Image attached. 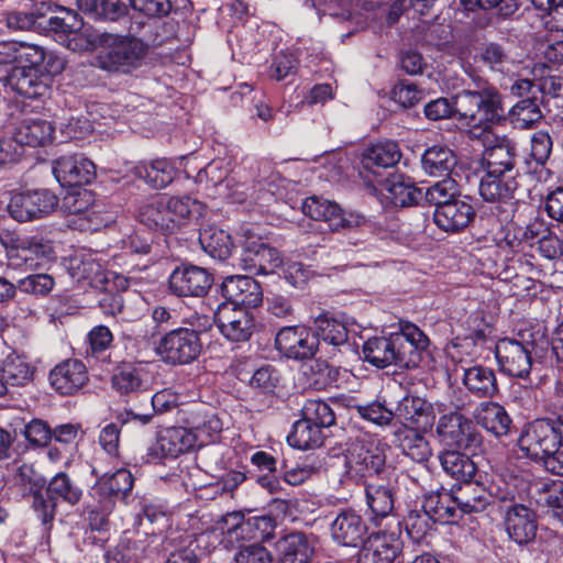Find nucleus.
I'll return each instance as SVG.
<instances>
[{
  "label": "nucleus",
  "mask_w": 563,
  "mask_h": 563,
  "mask_svg": "<svg viewBox=\"0 0 563 563\" xmlns=\"http://www.w3.org/2000/svg\"><path fill=\"white\" fill-rule=\"evenodd\" d=\"M239 266L245 275L227 276L223 282L241 280L256 282L254 276L276 275L286 282H309L314 277L311 265L298 261H284L277 249L265 243L260 235L246 230Z\"/></svg>",
  "instance_id": "obj_1"
},
{
  "label": "nucleus",
  "mask_w": 563,
  "mask_h": 563,
  "mask_svg": "<svg viewBox=\"0 0 563 563\" xmlns=\"http://www.w3.org/2000/svg\"><path fill=\"white\" fill-rule=\"evenodd\" d=\"M494 100L484 91V84L476 90L463 89L451 99L440 97L429 101L423 109L427 119L432 121L454 118L470 129L481 131L482 122L494 118Z\"/></svg>",
  "instance_id": "obj_2"
},
{
  "label": "nucleus",
  "mask_w": 563,
  "mask_h": 563,
  "mask_svg": "<svg viewBox=\"0 0 563 563\" xmlns=\"http://www.w3.org/2000/svg\"><path fill=\"white\" fill-rule=\"evenodd\" d=\"M95 43L99 47L97 66L109 73L129 75L139 69L150 49L142 38L131 34L102 32L96 34Z\"/></svg>",
  "instance_id": "obj_3"
},
{
  "label": "nucleus",
  "mask_w": 563,
  "mask_h": 563,
  "mask_svg": "<svg viewBox=\"0 0 563 563\" xmlns=\"http://www.w3.org/2000/svg\"><path fill=\"white\" fill-rule=\"evenodd\" d=\"M484 91L490 93L495 112L493 119H488L486 123L482 122L481 132H490L495 126H503L506 122L518 130H530L543 119L538 98L520 99L507 111L504 104V95L495 85L485 81Z\"/></svg>",
  "instance_id": "obj_4"
},
{
  "label": "nucleus",
  "mask_w": 563,
  "mask_h": 563,
  "mask_svg": "<svg viewBox=\"0 0 563 563\" xmlns=\"http://www.w3.org/2000/svg\"><path fill=\"white\" fill-rule=\"evenodd\" d=\"M0 54L15 59L18 67L52 77L62 74L66 66L65 59L57 53L33 43L0 42Z\"/></svg>",
  "instance_id": "obj_5"
},
{
  "label": "nucleus",
  "mask_w": 563,
  "mask_h": 563,
  "mask_svg": "<svg viewBox=\"0 0 563 563\" xmlns=\"http://www.w3.org/2000/svg\"><path fill=\"white\" fill-rule=\"evenodd\" d=\"M224 520H232V525L223 532L221 543L225 549H239L249 543L268 540L274 530V520L267 516L253 517L244 520L240 511L229 512Z\"/></svg>",
  "instance_id": "obj_6"
},
{
  "label": "nucleus",
  "mask_w": 563,
  "mask_h": 563,
  "mask_svg": "<svg viewBox=\"0 0 563 563\" xmlns=\"http://www.w3.org/2000/svg\"><path fill=\"white\" fill-rule=\"evenodd\" d=\"M519 446L529 456L542 459L543 462L556 455L562 448L553 416L530 422L519 438Z\"/></svg>",
  "instance_id": "obj_7"
},
{
  "label": "nucleus",
  "mask_w": 563,
  "mask_h": 563,
  "mask_svg": "<svg viewBox=\"0 0 563 563\" xmlns=\"http://www.w3.org/2000/svg\"><path fill=\"white\" fill-rule=\"evenodd\" d=\"M345 467L350 478L362 481L364 485L376 478L385 479L388 473L386 455L378 446H353L345 455Z\"/></svg>",
  "instance_id": "obj_8"
},
{
  "label": "nucleus",
  "mask_w": 563,
  "mask_h": 563,
  "mask_svg": "<svg viewBox=\"0 0 563 563\" xmlns=\"http://www.w3.org/2000/svg\"><path fill=\"white\" fill-rule=\"evenodd\" d=\"M489 173H484L479 181V195L486 202L495 203L496 216L499 220L512 218L517 201L515 192L519 187L517 178L519 176H495L489 177Z\"/></svg>",
  "instance_id": "obj_9"
},
{
  "label": "nucleus",
  "mask_w": 563,
  "mask_h": 563,
  "mask_svg": "<svg viewBox=\"0 0 563 563\" xmlns=\"http://www.w3.org/2000/svg\"><path fill=\"white\" fill-rule=\"evenodd\" d=\"M202 344L196 330L179 328L161 339L157 353L170 364H188L200 354Z\"/></svg>",
  "instance_id": "obj_10"
},
{
  "label": "nucleus",
  "mask_w": 563,
  "mask_h": 563,
  "mask_svg": "<svg viewBox=\"0 0 563 563\" xmlns=\"http://www.w3.org/2000/svg\"><path fill=\"white\" fill-rule=\"evenodd\" d=\"M58 206L57 196L48 189L15 192L7 206L9 214L20 221L45 217Z\"/></svg>",
  "instance_id": "obj_11"
},
{
  "label": "nucleus",
  "mask_w": 563,
  "mask_h": 563,
  "mask_svg": "<svg viewBox=\"0 0 563 563\" xmlns=\"http://www.w3.org/2000/svg\"><path fill=\"white\" fill-rule=\"evenodd\" d=\"M437 433L440 441L456 450H472L481 444L482 437L475 430L472 420L457 411L440 417Z\"/></svg>",
  "instance_id": "obj_12"
},
{
  "label": "nucleus",
  "mask_w": 563,
  "mask_h": 563,
  "mask_svg": "<svg viewBox=\"0 0 563 563\" xmlns=\"http://www.w3.org/2000/svg\"><path fill=\"white\" fill-rule=\"evenodd\" d=\"M399 329V332L393 333L394 365L400 368L417 367L429 339L416 324L408 321H400Z\"/></svg>",
  "instance_id": "obj_13"
},
{
  "label": "nucleus",
  "mask_w": 563,
  "mask_h": 563,
  "mask_svg": "<svg viewBox=\"0 0 563 563\" xmlns=\"http://www.w3.org/2000/svg\"><path fill=\"white\" fill-rule=\"evenodd\" d=\"M399 329V332L393 333L394 365L400 368L417 367L429 339L416 324L408 321H400Z\"/></svg>",
  "instance_id": "obj_14"
},
{
  "label": "nucleus",
  "mask_w": 563,
  "mask_h": 563,
  "mask_svg": "<svg viewBox=\"0 0 563 563\" xmlns=\"http://www.w3.org/2000/svg\"><path fill=\"white\" fill-rule=\"evenodd\" d=\"M0 243L10 257H18L29 266H33V255L41 261L36 262L35 266L54 257V251L48 242H44L42 238L21 235L15 230L0 229Z\"/></svg>",
  "instance_id": "obj_15"
},
{
  "label": "nucleus",
  "mask_w": 563,
  "mask_h": 563,
  "mask_svg": "<svg viewBox=\"0 0 563 563\" xmlns=\"http://www.w3.org/2000/svg\"><path fill=\"white\" fill-rule=\"evenodd\" d=\"M534 345V341L522 343L508 338L499 340L495 354L500 371L512 377H527L532 366L531 353Z\"/></svg>",
  "instance_id": "obj_16"
},
{
  "label": "nucleus",
  "mask_w": 563,
  "mask_h": 563,
  "mask_svg": "<svg viewBox=\"0 0 563 563\" xmlns=\"http://www.w3.org/2000/svg\"><path fill=\"white\" fill-rule=\"evenodd\" d=\"M53 174L62 187L81 188L96 178V165L81 153L65 154L53 162Z\"/></svg>",
  "instance_id": "obj_17"
},
{
  "label": "nucleus",
  "mask_w": 563,
  "mask_h": 563,
  "mask_svg": "<svg viewBox=\"0 0 563 563\" xmlns=\"http://www.w3.org/2000/svg\"><path fill=\"white\" fill-rule=\"evenodd\" d=\"M47 499L44 498L41 492L34 493L33 507L42 515L43 522H48L53 519L56 503L60 498L70 505H76L81 498V490L76 486L66 473H58L48 483Z\"/></svg>",
  "instance_id": "obj_18"
},
{
  "label": "nucleus",
  "mask_w": 563,
  "mask_h": 563,
  "mask_svg": "<svg viewBox=\"0 0 563 563\" xmlns=\"http://www.w3.org/2000/svg\"><path fill=\"white\" fill-rule=\"evenodd\" d=\"M517 161V143L503 135L496 139L495 144L485 148L482 164L484 173H489V177L519 176Z\"/></svg>",
  "instance_id": "obj_19"
},
{
  "label": "nucleus",
  "mask_w": 563,
  "mask_h": 563,
  "mask_svg": "<svg viewBox=\"0 0 563 563\" xmlns=\"http://www.w3.org/2000/svg\"><path fill=\"white\" fill-rule=\"evenodd\" d=\"M367 536L366 521L352 509L340 510L330 525L331 540L340 547L358 548Z\"/></svg>",
  "instance_id": "obj_20"
},
{
  "label": "nucleus",
  "mask_w": 563,
  "mask_h": 563,
  "mask_svg": "<svg viewBox=\"0 0 563 563\" xmlns=\"http://www.w3.org/2000/svg\"><path fill=\"white\" fill-rule=\"evenodd\" d=\"M57 9L49 16L42 11L40 20V30L46 35H52L59 44L71 47V42L76 41L78 32L84 26V21L80 15L64 7H56Z\"/></svg>",
  "instance_id": "obj_21"
},
{
  "label": "nucleus",
  "mask_w": 563,
  "mask_h": 563,
  "mask_svg": "<svg viewBox=\"0 0 563 563\" xmlns=\"http://www.w3.org/2000/svg\"><path fill=\"white\" fill-rule=\"evenodd\" d=\"M504 526L511 540L527 544L536 538L537 519L534 511L521 504L503 501Z\"/></svg>",
  "instance_id": "obj_22"
},
{
  "label": "nucleus",
  "mask_w": 563,
  "mask_h": 563,
  "mask_svg": "<svg viewBox=\"0 0 563 563\" xmlns=\"http://www.w3.org/2000/svg\"><path fill=\"white\" fill-rule=\"evenodd\" d=\"M401 158V151L396 141L385 140L367 146L361 155L360 176L363 179L376 178L380 169L391 168Z\"/></svg>",
  "instance_id": "obj_23"
},
{
  "label": "nucleus",
  "mask_w": 563,
  "mask_h": 563,
  "mask_svg": "<svg viewBox=\"0 0 563 563\" xmlns=\"http://www.w3.org/2000/svg\"><path fill=\"white\" fill-rule=\"evenodd\" d=\"M402 541L394 532L378 531L367 536L358 552V563H393L402 551Z\"/></svg>",
  "instance_id": "obj_24"
},
{
  "label": "nucleus",
  "mask_w": 563,
  "mask_h": 563,
  "mask_svg": "<svg viewBox=\"0 0 563 563\" xmlns=\"http://www.w3.org/2000/svg\"><path fill=\"white\" fill-rule=\"evenodd\" d=\"M214 321L223 336L232 342L247 341L255 329L253 316L241 307L222 305Z\"/></svg>",
  "instance_id": "obj_25"
},
{
  "label": "nucleus",
  "mask_w": 563,
  "mask_h": 563,
  "mask_svg": "<svg viewBox=\"0 0 563 563\" xmlns=\"http://www.w3.org/2000/svg\"><path fill=\"white\" fill-rule=\"evenodd\" d=\"M470 196H460L433 212L434 224L443 232L455 234L466 229L476 217Z\"/></svg>",
  "instance_id": "obj_26"
},
{
  "label": "nucleus",
  "mask_w": 563,
  "mask_h": 563,
  "mask_svg": "<svg viewBox=\"0 0 563 563\" xmlns=\"http://www.w3.org/2000/svg\"><path fill=\"white\" fill-rule=\"evenodd\" d=\"M48 379L56 393L62 396H73L87 385L89 376L81 361L68 358L49 372Z\"/></svg>",
  "instance_id": "obj_27"
},
{
  "label": "nucleus",
  "mask_w": 563,
  "mask_h": 563,
  "mask_svg": "<svg viewBox=\"0 0 563 563\" xmlns=\"http://www.w3.org/2000/svg\"><path fill=\"white\" fill-rule=\"evenodd\" d=\"M318 339L305 328L286 327L276 335L277 350L285 356L295 360L309 358L314 355Z\"/></svg>",
  "instance_id": "obj_28"
},
{
  "label": "nucleus",
  "mask_w": 563,
  "mask_h": 563,
  "mask_svg": "<svg viewBox=\"0 0 563 563\" xmlns=\"http://www.w3.org/2000/svg\"><path fill=\"white\" fill-rule=\"evenodd\" d=\"M380 183L386 199L394 206L407 208L422 206V187L404 174H393Z\"/></svg>",
  "instance_id": "obj_29"
},
{
  "label": "nucleus",
  "mask_w": 563,
  "mask_h": 563,
  "mask_svg": "<svg viewBox=\"0 0 563 563\" xmlns=\"http://www.w3.org/2000/svg\"><path fill=\"white\" fill-rule=\"evenodd\" d=\"M152 244L147 238L133 233L122 240V253L113 255V264L118 266H126L121 273L117 274V279L122 278L123 282H142L143 277L130 276L135 269H146L144 264L142 267L135 263L134 257L137 255L150 254Z\"/></svg>",
  "instance_id": "obj_30"
},
{
  "label": "nucleus",
  "mask_w": 563,
  "mask_h": 563,
  "mask_svg": "<svg viewBox=\"0 0 563 563\" xmlns=\"http://www.w3.org/2000/svg\"><path fill=\"white\" fill-rule=\"evenodd\" d=\"M178 174V168L169 158L141 161L131 168V175L143 180L153 189H163L170 185Z\"/></svg>",
  "instance_id": "obj_31"
},
{
  "label": "nucleus",
  "mask_w": 563,
  "mask_h": 563,
  "mask_svg": "<svg viewBox=\"0 0 563 563\" xmlns=\"http://www.w3.org/2000/svg\"><path fill=\"white\" fill-rule=\"evenodd\" d=\"M529 250L550 261L563 256V239L541 216L533 218V234L530 239Z\"/></svg>",
  "instance_id": "obj_32"
},
{
  "label": "nucleus",
  "mask_w": 563,
  "mask_h": 563,
  "mask_svg": "<svg viewBox=\"0 0 563 563\" xmlns=\"http://www.w3.org/2000/svg\"><path fill=\"white\" fill-rule=\"evenodd\" d=\"M53 78L34 70L18 67L15 73H13V77H11L9 88L21 97L41 99L49 92Z\"/></svg>",
  "instance_id": "obj_33"
},
{
  "label": "nucleus",
  "mask_w": 563,
  "mask_h": 563,
  "mask_svg": "<svg viewBox=\"0 0 563 563\" xmlns=\"http://www.w3.org/2000/svg\"><path fill=\"white\" fill-rule=\"evenodd\" d=\"M473 418L478 426L496 438L509 433L512 420L506 409L494 401L481 402L473 412Z\"/></svg>",
  "instance_id": "obj_34"
},
{
  "label": "nucleus",
  "mask_w": 563,
  "mask_h": 563,
  "mask_svg": "<svg viewBox=\"0 0 563 563\" xmlns=\"http://www.w3.org/2000/svg\"><path fill=\"white\" fill-rule=\"evenodd\" d=\"M14 136L23 147L46 146L54 141L55 125L42 117L25 118L16 128Z\"/></svg>",
  "instance_id": "obj_35"
},
{
  "label": "nucleus",
  "mask_w": 563,
  "mask_h": 563,
  "mask_svg": "<svg viewBox=\"0 0 563 563\" xmlns=\"http://www.w3.org/2000/svg\"><path fill=\"white\" fill-rule=\"evenodd\" d=\"M196 446L192 430L183 427L167 428L162 431L156 442V454L162 457H177Z\"/></svg>",
  "instance_id": "obj_36"
},
{
  "label": "nucleus",
  "mask_w": 563,
  "mask_h": 563,
  "mask_svg": "<svg viewBox=\"0 0 563 563\" xmlns=\"http://www.w3.org/2000/svg\"><path fill=\"white\" fill-rule=\"evenodd\" d=\"M156 274L167 275V282H213L208 269L189 262L164 260L152 266Z\"/></svg>",
  "instance_id": "obj_37"
},
{
  "label": "nucleus",
  "mask_w": 563,
  "mask_h": 563,
  "mask_svg": "<svg viewBox=\"0 0 563 563\" xmlns=\"http://www.w3.org/2000/svg\"><path fill=\"white\" fill-rule=\"evenodd\" d=\"M420 162L423 172L429 176L449 177L457 158L448 145L434 144L423 151Z\"/></svg>",
  "instance_id": "obj_38"
},
{
  "label": "nucleus",
  "mask_w": 563,
  "mask_h": 563,
  "mask_svg": "<svg viewBox=\"0 0 563 563\" xmlns=\"http://www.w3.org/2000/svg\"><path fill=\"white\" fill-rule=\"evenodd\" d=\"M164 197L154 198L140 207L137 218L141 223L148 229L159 231L167 235L175 232V224L172 218H168Z\"/></svg>",
  "instance_id": "obj_39"
},
{
  "label": "nucleus",
  "mask_w": 563,
  "mask_h": 563,
  "mask_svg": "<svg viewBox=\"0 0 563 563\" xmlns=\"http://www.w3.org/2000/svg\"><path fill=\"white\" fill-rule=\"evenodd\" d=\"M506 221V224L500 229L499 236L496 238L498 247L512 253L525 252L529 249L530 239L533 234V219L526 225L509 219Z\"/></svg>",
  "instance_id": "obj_40"
},
{
  "label": "nucleus",
  "mask_w": 563,
  "mask_h": 563,
  "mask_svg": "<svg viewBox=\"0 0 563 563\" xmlns=\"http://www.w3.org/2000/svg\"><path fill=\"white\" fill-rule=\"evenodd\" d=\"M134 477L130 471L120 468L112 474H103L95 484V492L104 499H124L132 490Z\"/></svg>",
  "instance_id": "obj_41"
},
{
  "label": "nucleus",
  "mask_w": 563,
  "mask_h": 563,
  "mask_svg": "<svg viewBox=\"0 0 563 563\" xmlns=\"http://www.w3.org/2000/svg\"><path fill=\"white\" fill-rule=\"evenodd\" d=\"M279 563H310L313 548L301 532L285 536L277 542Z\"/></svg>",
  "instance_id": "obj_42"
},
{
  "label": "nucleus",
  "mask_w": 563,
  "mask_h": 563,
  "mask_svg": "<svg viewBox=\"0 0 563 563\" xmlns=\"http://www.w3.org/2000/svg\"><path fill=\"white\" fill-rule=\"evenodd\" d=\"M199 243L211 257L224 261L230 257L234 243L232 236L217 227H207L199 232Z\"/></svg>",
  "instance_id": "obj_43"
},
{
  "label": "nucleus",
  "mask_w": 563,
  "mask_h": 563,
  "mask_svg": "<svg viewBox=\"0 0 563 563\" xmlns=\"http://www.w3.org/2000/svg\"><path fill=\"white\" fill-rule=\"evenodd\" d=\"M453 504L457 506L462 514L481 512L486 509L488 505V494L477 485L471 482L464 483L451 495H446Z\"/></svg>",
  "instance_id": "obj_44"
},
{
  "label": "nucleus",
  "mask_w": 563,
  "mask_h": 563,
  "mask_svg": "<svg viewBox=\"0 0 563 563\" xmlns=\"http://www.w3.org/2000/svg\"><path fill=\"white\" fill-rule=\"evenodd\" d=\"M62 265L71 282H109L95 260L74 255L64 258Z\"/></svg>",
  "instance_id": "obj_45"
},
{
  "label": "nucleus",
  "mask_w": 563,
  "mask_h": 563,
  "mask_svg": "<svg viewBox=\"0 0 563 563\" xmlns=\"http://www.w3.org/2000/svg\"><path fill=\"white\" fill-rule=\"evenodd\" d=\"M394 411V420H398L407 428V424L418 426L427 420L431 412V405L423 398L413 395L405 396Z\"/></svg>",
  "instance_id": "obj_46"
},
{
  "label": "nucleus",
  "mask_w": 563,
  "mask_h": 563,
  "mask_svg": "<svg viewBox=\"0 0 563 563\" xmlns=\"http://www.w3.org/2000/svg\"><path fill=\"white\" fill-rule=\"evenodd\" d=\"M439 459L443 471L459 482H472L476 474V464L473 460L457 450L444 451Z\"/></svg>",
  "instance_id": "obj_47"
},
{
  "label": "nucleus",
  "mask_w": 563,
  "mask_h": 563,
  "mask_svg": "<svg viewBox=\"0 0 563 563\" xmlns=\"http://www.w3.org/2000/svg\"><path fill=\"white\" fill-rule=\"evenodd\" d=\"M35 367L24 357L8 355L0 367V374L7 387H21L30 384L34 378Z\"/></svg>",
  "instance_id": "obj_48"
},
{
  "label": "nucleus",
  "mask_w": 563,
  "mask_h": 563,
  "mask_svg": "<svg viewBox=\"0 0 563 563\" xmlns=\"http://www.w3.org/2000/svg\"><path fill=\"white\" fill-rule=\"evenodd\" d=\"M463 383L471 393L478 397L492 398L498 391L495 373L481 365L466 368Z\"/></svg>",
  "instance_id": "obj_49"
},
{
  "label": "nucleus",
  "mask_w": 563,
  "mask_h": 563,
  "mask_svg": "<svg viewBox=\"0 0 563 563\" xmlns=\"http://www.w3.org/2000/svg\"><path fill=\"white\" fill-rule=\"evenodd\" d=\"M395 435L399 448L412 461L422 463L431 456L429 442L413 427L399 428Z\"/></svg>",
  "instance_id": "obj_50"
},
{
  "label": "nucleus",
  "mask_w": 563,
  "mask_h": 563,
  "mask_svg": "<svg viewBox=\"0 0 563 563\" xmlns=\"http://www.w3.org/2000/svg\"><path fill=\"white\" fill-rule=\"evenodd\" d=\"M221 289L234 307L255 308L263 300L261 284H221Z\"/></svg>",
  "instance_id": "obj_51"
},
{
  "label": "nucleus",
  "mask_w": 563,
  "mask_h": 563,
  "mask_svg": "<svg viewBox=\"0 0 563 563\" xmlns=\"http://www.w3.org/2000/svg\"><path fill=\"white\" fill-rule=\"evenodd\" d=\"M460 196L456 181L445 177L431 186L422 187V206H433V212H438L440 207L454 201Z\"/></svg>",
  "instance_id": "obj_52"
},
{
  "label": "nucleus",
  "mask_w": 563,
  "mask_h": 563,
  "mask_svg": "<svg viewBox=\"0 0 563 563\" xmlns=\"http://www.w3.org/2000/svg\"><path fill=\"white\" fill-rule=\"evenodd\" d=\"M474 59L490 71H503L510 60L509 49L503 43L486 41L476 48Z\"/></svg>",
  "instance_id": "obj_53"
},
{
  "label": "nucleus",
  "mask_w": 563,
  "mask_h": 563,
  "mask_svg": "<svg viewBox=\"0 0 563 563\" xmlns=\"http://www.w3.org/2000/svg\"><path fill=\"white\" fill-rule=\"evenodd\" d=\"M366 500L372 514L376 517H386L394 509V492L387 484L367 483L365 485Z\"/></svg>",
  "instance_id": "obj_54"
},
{
  "label": "nucleus",
  "mask_w": 563,
  "mask_h": 563,
  "mask_svg": "<svg viewBox=\"0 0 563 563\" xmlns=\"http://www.w3.org/2000/svg\"><path fill=\"white\" fill-rule=\"evenodd\" d=\"M393 334L388 338H372L363 345L365 360L378 368L394 365Z\"/></svg>",
  "instance_id": "obj_55"
},
{
  "label": "nucleus",
  "mask_w": 563,
  "mask_h": 563,
  "mask_svg": "<svg viewBox=\"0 0 563 563\" xmlns=\"http://www.w3.org/2000/svg\"><path fill=\"white\" fill-rule=\"evenodd\" d=\"M288 442L300 450L320 446L323 443L322 428L302 417L294 424V430L288 435Z\"/></svg>",
  "instance_id": "obj_56"
},
{
  "label": "nucleus",
  "mask_w": 563,
  "mask_h": 563,
  "mask_svg": "<svg viewBox=\"0 0 563 563\" xmlns=\"http://www.w3.org/2000/svg\"><path fill=\"white\" fill-rule=\"evenodd\" d=\"M22 2H24L25 8L35 7V9L31 11L14 10L9 12L5 19L8 27L16 31L40 29L42 10L46 7L45 2H40V7L36 0H33V2L29 0H20L16 3L22 4Z\"/></svg>",
  "instance_id": "obj_57"
},
{
  "label": "nucleus",
  "mask_w": 563,
  "mask_h": 563,
  "mask_svg": "<svg viewBox=\"0 0 563 563\" xmlns=\"http://www.w3.org/2000/svg\"><path fill=\"white\" fill-rule=\"evenodd\" d=\"M489 333L490 324L486 321L485 312L483 310H476L461 322L455 339L471 340L473 344H476L484 342Z\"/></svg>",
  "instance_id": "obj_58"
},
{
  "label": "nucleus",
  "mask_w": 563,
  "mask_h": 563,
  "mask_svg": "<svg viewBox=\"0 0 563 563\" xmlns=\"http://www.w3.org/2000/svg\"><path fill=\"white\" fill-rule=\"evenodd\" d=\"M316 331L322 341L340 346L347 343V329L344 323L330 319L327 316H320L316 319Z\"/></svg>",
  "instance_id": "obj_59"
},
{
  "label": "nucleus",
  "mask_w": 563,
  "mask_h": 563,
  "mask_svg": "<svg viewBox=\"0 0 563 563\" xmlns=\"http://www.w3.org/2000/svg\"><path fill=\"white\" fill-rule=\"evenodd\" d=\"M301 412L303 418L320 428H329L335 423L333 409L323 400H307Z\"/></svg>",
  "instance_id": "obj_60"
},
{
  "label": "nucleus",
  "mask_w": 563,
  "mask_h": 563,
  "mask_svg": "<svg viewBox=\"0 0 563 563\" xmlns=\"http://www.w3.org/2000/svg\"><path fill=\"white\" fill-rule=\"evenodd\" d=\"M434 518L427 511H410L405 520L408 536L413 542H421L432 528Z\"/></svg>",
  "instance_id": "obj_61"
},
{
  "label": "nucleus",
  "mask_w": 563,
  "mask_h": 563,
  "mask_svg": "<svg viewBox=\"0 0 563 563\" xmlns=\"http://www.w3.org/2000/svg\"><path fill=\"white\" fill-rule=\"evenodd\" d=\"M165 203L167 205L166 209L169 211L168 218L175 221V232L186 219L194 214L195 209L200 206L197 200H192L188 196L165 198Z\"/></svg>",
  "instance_id": "obj_62"
},
{
  "label": "nucleus",
  "mask_w": 563,
  "mask_h": 563,
  "mask_svg": "<svg viewBox=\"0 0 563 563\" xmlns=\"http://www.w3.org/2000/svg\"><path fill=\"white\" fill-rule=\"evenodd\" d=\"M530 143V155L536 166L544 168L552 155L553 140L551 135L545 130H538L531 135Z\"/></svg>",
  "instance_id": "obj_63"
},
{
  "label": "nucleus",
  "mask_w": 563,
  "mask_h": 563,
  "mask_svg": "<svg viewBox=\"0 0 563 563\" xmlns=\"http://www.w3.org/2000/svg\"><path fill=\"white\" fill-rule=\"evenodd\" d=\"M547 216L555 222L556 229L563 233V186L550 189L542 200Z\"/></svg>",
  "instance_id": "obj_64"
}]
</instances>
